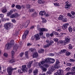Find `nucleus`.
Instances as JSON below:
<instances>
[{
    "instance_id": "1",
    "label": "nucleus",
    "mask_w": 75,
    "mask_h": 75,
    "mask_svg": "<svg viewBox=\"0 0 75 75\" xmlns=\"http://www.w3.org/2000/svg\"><path fill=\"white\" fill-rule=\"evenodd\" d=\"M57 39V44H62V43H64V44H68L69 42H70V38L69 37H67L65 38V41H60L58 42V39Z\"/></svg>"
},
{
    "instance_id": "2",
    "label": "nucleus",
    "mask_w": 75,
    "mask_h": 75,
    "mask_svg": "<svg viewBox=\"0 0 75 75\" xmlns=\"http://www.w3.org/2000/svg\"><path fill=\"white\" fill-rule=\"evenodd\" d=\"M53 61V63L54 62V61H55V59H51L50 58H47L45 59L44 61H42L41 62L39 63V64H41V65H44L45 63H48V62H51V61Z\"/></svg>"
},
{
    "instance_id": "3",
    "label": "nucleus",
    "mask_w": 75,
    "mask_h": 75,
    "mask_svg": "<svg viewBox=\"0 0 75 75\" xmlns=\"http://www.w3.org/2000/svg\"><path fill=\"white\" fill-rule=\"evenodd\" d=\"M22 69H21V70H20V69L18 70V72H19V73H23V72H27V71H28V69H27V67H26V65H22Z\"/></svg>"
},
{
    "instance_id": "4",
    "label": "nucleus",
    "mask_w": 75,
    "mask_h": 75,
    "mask_svg": "<svg viewBox=\"0 0 75 75\" xmlns=\"http://www.w3.org/2000/svg\"><path fill=\"white\" fill-rule=\"evenodd\" d=\"M72 72H68L66 75H74L75 74V67H73L71 69Z\"/></svg>"
},
{
    "instance_id": "5",
    "label": "nucleus",
    "mask_w": 75,
    "mask_h": 75,
    "mask_svg": "<svg viewBox=\"0 0 75 75\" xmlns=\"http://www.w3.org/2000/svg\"><path fill=\"white\" fill-rule=\"evenodd\" d=\"M13 26L12 24L10 23H6L4 25V27L6 30H8L9 28H12Z\"/></svg>"
},
{
    "instance_id": "6",
    "label": "nucleus",
    "mask_w": 75,
    "mask_h": 75,
    "mask_svg": "<svg viewBox=\"0 0 75 75\" xmlns=\"http://www.w3.org/2000/svg\"><path fill=\"white\" fill-rule=\"evenodd\" d=\"M16 68H13L12 67H9L8 68L7 72L9 75H10L12 74V71L13 70L16 69Z\"/></svg>"
},
{
    "instance_id": "7",
    "label": "nucleus",
    "mask_w": 75,
    "mask_h": 75,
    "mask_svg": "<svg viewBox=\"0 0 75 75\" xmlns=\"http://www.w3.org/2000/svg\"><path fill=\"white\" fill-rule=\"evenodd\" d=\"M37 29L38 31H48L47 29L45 28H40V25H37Z\"/></svg>"
},
{
    "instance_id": "8",
    "label": "nucleus",
    "mask_w": 75,
    "mask_h": 75,
    "mask_svg": "<svg viewBox=\"0 0 75 75\" xmlns=\"http://www.w3.org/2000/svg\"><path fill=\"white\" fill-rule=\"evenodd\" d=\"M11 54L12 55V59L9 61V63H11V64H12L15 62V60L14 59H13V56L14 54V51H12L11 52Z\"/></svg>"
},
{
    "instance_id": "9",
    "label": "nucleus",
    "mask_w": 75,
    "mask_h": 75,
    "mask_svg": "<svg viewBox=\"0 0 75 75\" xmlns=\"http://www.w3.org/2000/svg\"><path fill=\"white\" fill-rule=\"evenodd\" d=\"M66 4L65 5V8L66 9H69L70 8H71V6L70 5L68 4H69V2L68 1H67L66 2Z\"/></svg>"
},
{
    "instance_id": "10",
    "label": "nucleus",
    "mask_w": 75,
    "mask_h": 75,
    "mask_svg": "<svg viewBox=\"0 0 75 75\" xmlns=\"http://www.w3.org/2000/svg\"><path fill=\"white\" fill-rule=\"evenodd\" d=\"M11 47H12V46L10 45V43H7L5 45V49H6V50H9Z\"/></svg>"
},
{
    "instance_id": "11",
    "label": "nucleus",
    "mask_w": 75,
    "mask_h": 75,
    "mask_svg": "<svg viewBox=\"0 0 75 75\" xmlns=\"http://www.w3.org/2000/svg\"><path fill=\"white\" fill-rule=\"evenodd\" d=\"M38 66H39V67H40L41 68H42V70H43V71L44 72L46 71L47 70V69L44 67L43 66H42L40 63H38Z\"/></svg>"
},
{
    "instance_id": "12",
    "label": "nucleus",
    "mask_w": 75,
    "mask_h": 75,
    "mask_svg": "<svg viewBox=\"0 0 75 75\" xmlns=\"http://www.w3.org/2000/svg\"><path fill=\"white\" fill-rule=\"evenodd\" d=\"M16 11V9H12L11 10L10 12L7 13V16H10L12 13H13V11Z\"/></svg>"
},
{
    "instance_id": "13",
    "label": "nucleus",
    "mask_w": 75,
    "mask_h": 75,
    "mask_svg": "<svg viewBox=\"0 0 75 75\" xmlns=\"http://www.w3.org/2000/svg\"><path fill=\"white\" fill-rule=\"evenodd\" d=\"M63 73V70L61 69H59L57 71V75H60V74Z\"/></svg>"
},
{
    "instance_id": "14",
    "label": "nucleus",
    "mask_w": 75,
    "mask_h": 75,
    "mask_svg": "<svg viewBox=\"0 0 75 75\" xmlns=\"http://www.w3.org/2000/svg\"><path fill=\"white\" fill-rule=\"evenodd\" d=\"M69 25V24L68 23L64 24L62 26V29L64 30H65L68 27V26Z\"/></svg>"
},
{
    "instance_id": "15",
    "label": "nucleus",
    "mask_w": 75,
    "mask_h": 75,
    "mask_svg": "<svg viewBox=\"0 0 75 75\" xmlns=\"http://www.w3.org/2000/svg\"><path fill=\"white\" fill-rule=\"evenodd\" d=\"M57 68V62H56V64L54 65V66H52L51 67V70L52 72L54 71L55 70V69Z\"/></svg>"
},
{
    "instance_id": "16",
    "label": "nucleus",
    "mask_w": 75,
    "mask_h": 75,
    "mask_svg": "<svg viewBox=\"0 0 75 75\" xmlns=\"http://www.w3.org/2000/svg\"><path fill=\"white\" fill-rule=\"evenodd\" d=\"M33 63V61H32L31 62H29L28 64V68H30L31 67V64Z\"/></svg>"
},
{
    "instance_id": "17",
    "label": "nucleus",
    "mask_w": 75,
    "mask_h": 75,
    "mask_svg": "<svg viewBox=\"0 0 75 75\" xmlns=\"http://www.w3.org/2000/svg\"><path fill=\"white\" fill-rule=\"evenodd\" d=\"M60 62H59V60L57 59V69H58V68H60V65H59V64Z\"/></svg>"
},
{
    "instance_id": "18",
    "label": "nucleus",
    "mask_w": 75,
    "mask_h": 75,
    "mask_svg": "<svg viewBox=\"0 0 75 75\" xmlns=\"http://www.w3.org/2000/svg\"><path fill=\"white\" fill-rule=\"evenodd\" d=\"M38 53L37 52H35L33 54V58H37L38 57Z\"/></svg>"
},
{
    "instance_id": "19",
    "label": "nucleus",
    "mask_w": 75,
    "mask_h": 75,
    "mask_svg": "<svg viewBox=\"0 0 75 75\" xmlns=\"http://www.w3.org/2000/svg\"><path fill=\"white\" fill-rule=\"evenodd\" d=\"M46 13L45 11H42L40 12L39 14L41 16H43Z\"/></svg>"
},
{
    "instance_id": "20",
    "label": "nucleus",
    "mask_w": 75,
    "mask_h": 75,
    "mask_svg": "<svg viewBox=\"0 0 75 75\" xmlns=\"http://www.w3.org/2000/svg\"><path fill=\"white\" fill-rule=\"evenodd\" d=\"M49 40H46V42H47V43L48 44L46 45H44V48H47V47H49V46H50L49 45V44H48V43H49Z\"/></svg>"
},
{
    "instance_id": "21",
    "label": "nucleus",
    "mask_w": 75,
    "mask_h": 75,
    "mask_svg": "<svg viewBox=\"0 0 75 75\" xmlns=\"http://www.w3.org/2000/svg\"><path fill=\"white\" fill-rule=\"evenodd\" d=\"M18 46L17 45H15L13 47V50H14L15 51H17V49H18Z\"/></svg>"
},
{
    "instance_id": "22",
    "label": "nucleus",
    "mask_w": 75,
    "mask_h": 75,
    "mask_svg": "<svg viewBox=\"0 0 75 75\" xmlns=\"http://www.w3.org/2000/svg\"><path fill=\"white\" fill-rule=\"evenodd\" d=\"M35 39L36 40H38L40 39V36H39V35L38 34L36 35H35Z\"/></svg>"
},
{
    "instance_id": "23",
    "label": "nucleus",
    "mask_w": 75,
    "mask_h": 75,
    "mask_svg": "<svg viewBox=\"0 0 75 75\" xmlns=\"http://www.w3.org/2000/svg\"><path fill=\"white\" fill-rule=\"evenodd\" d=\"M38 2L39 4H44L45 3V2L44 1L42 0H38Z\"/></svg>"
},
{
    "instance_id": "24",
    "label": "nucleus",
    "mask_w": 75,
    "mask_h": 75,
    "mask_svg": "<svg viewBox=\"0 0 75 75\" xmlns=\"http://www.w3.org/2000/svg\"><path fill=\"white\" fill-rule=\"evenodd\" d=\"M68 30L70 33H72V31L73 29H72V28L71 26H70L68 28Z\"/></svg>"
},
{
    "instance_id": "25",
    "label": "nucleus",
    "mask_w": 75,
    "mask_h": 75,
    "mask_svg": "<svg viewBox=\"0 0 75 75\" xmlns=\"http://www.w3.org/2000/svg\"><path fill=\"white\" fill-rule=\"evenodd\" d=\"M63 18H64V16H62V15H60L59 16V17L58 18V19L59 20H62Z\"/></svg>"
},
{
    "instance_id": "26",
    "label": "nucleus",
    "mask_w": 75,
    "mask_h": 75,
    "mask_svg": "<svg viewBox=\"0 0 75 75\" xmlns=\"http://www.w3.org/2000/svg\"><path fill=\"white\" fill-rule=\"evenodd\" d=\"M9 44H10V45H11L12 47H13V45H14V40H12L11 41Z\"/></svg>"
},
{
    "instance_id": "27",
    "label": "nucleus",
    "mask_w": 75,
    "mask_h": 75,
    "mask_svg": "<svg viewBox=\"0 0 75 75\" xmlns=\"http://www.w3.org/2000/svg\"><path fill=\"white\" fill-rule=\"evenodd\" d=\"M44 51V50L43 49H41V50H39L38 52L39 53H43Z\"/></svg>"
},
{
    "instance_id": "28",
    "label": "nucleus",
    "mask_w": 75,
    "mask_h": 75,
    "mask_svg": "<svg viewBox=\"0 0 75 75\" xmlns=\"http://www.w3.org/2000/svg\"><path fill=\"white\" fill-rule=\"evenodd\" d=\"M16 8H18V9H19V10H20V9L21 8V6L19 5H17L16 6Z\"/></svg>"
},
{
    "instance_id": "29",
    "label": "nucleus",
    "mask_w": 75,
    "mask_h": 75,
    "mask_svg": "<svg viewBox=\"0 0 75 75\" xmlns=\"http://www.w3.org/2000/svg\"><path fill=\"white\" fill-rule=\"evenodd\" d=\"M29 23H30V21L28 20L25 23V26H28V25L29 24Z\"/></svg>"
},
{
    "instance_id": "30",
    "label": "nucleus",
    "mask_w": 75,
    "mask_h": 75,
    "mask_svg": "<svg viewBox=\"0 0 75 75\" xmlns=\"http://www.w3.org/2000/svg\"><path fill=\"white\" fill-rule=\"evenodd\" d=\"M30 51L32 52V53H34V52H35V49L34 48V49H30Z\"/></svg>"
},
{
    "instance_id": "31",
    "label": "nucleus",
    "mask_w": 75,
    "mask_h": 75,
    "mask_svg": "<svg viewBox=\"0 0 75 75\" xmlns=\"http://www.w3.org/2000/svg\"><path fill=\"white\" fill-rule=\"evenodd\" d=\"M29 31L28 30H26L24 32V34H25L26 35H27L28 34V33Z\"/></svg>"
},
{
    "instance_id": "32",
    "label": "nucleus",
    "mask_w": 75,
    "mask_h": 75,
    "mask_svg": "<svg viewBox=\"0 0 75 75\" xmlns=\"http://www.w3.org/2000/svg\"><path fill=\"white\" fill-rule=\"evenodd\" d=\"M42 20V22L43 23H46L47 22V20H45V19L43 18H41Z\"/></svg>"
},
{
    "instance_id": "33",
    "label": "nucleus",
    "mask_w": 75,
    "mask_h": 75,
    "mask_svg": "<svg viewBox=\"0 0 75 75\" xmlns=\"http://www.w3.org/2000/svg\"><path fill=\"white\" fill-rule=\"evenodd\" d=\"M2 11V13H6V12H7V10H6V8H4L3 9Z\"/></svg>"
},
{
    "instance_id": "34",
    "label": "nucleus",
    "mask_w": 75,
    "mask_h": 75,
    "mask_svg": "<svg viewBox=\"0 0 75 75\" xmlns=\"http://www.w3.org/2000/svg\"><path fill=\"white\" fill-rule=\"evenodd\" d=\"M70 70H71V68L70 67H68L65 69L66 71L67 72L70 71Z\"/></svg>"
},
{
    "instance_id": "35",
    "label": "nucleus",
    "mask_w": 75,
    "mask_h": 75,
    "mask_svg": "<svg viewBox=\"0 0 75 75\" xmlns=\"http://www.w3.org/2000/svg\"><path fill=\"white\" fill-rule=\"evenodd\" d=\"M69 47H68V48L70 50H71V49H72V45L71 44H69Z\"/></svg>"
},
{
    "instance_id": "36",
    "label": "nucleus",
    "mask_w": 75,
    "mask_h": 75,
    "mask_svg": "<svg viewBox=\"0 0 75 75\" xmlns=\"http://www.w3.org/2000/svg\"><path fill=\"white\" fill-rule=\"evenodd\" d=\"M55 32H53L50 35V36L51 37H52L54 35V34H55Z\"/></svg>"
},
{
    "instance_id": "37",
    "label": "nucleus",
    "mask_w": 75,
    "mask_h": 75,
    "mask_svg": "<svg viewBox=\"0 0 75 75\" xmlns=\"http://www.w3.org/2000/svg\"><path fill=\"white\" fill-rule=\"evenodd\" d=\"M62 21L63 22H67V18H64L62 19Z\"/></svg>"
},
{
    "instance_id": "38",
    "label": "nucleus",
    "mask_w": 75,
    "mask_h": 75,
    "mask_svg": "<svg viewBox=\"0 0 75 75\" xmlns=\"http://www.w3.org/2000/svg\"><path fill=\"white\" fill-rule=\"evenodd\" d=\"M66 54L67 56H69V55L71 54L70 52H69L68 51L67 52Z\"/></svg>"
},
{
    "instance_id": "39",
    "label": "nucleus",
    "mask_w": 75,
    "mask_h": 75,
    "mask_svg": "<svg viewBox=\"0 0 75 75\" xmlns=\"http://www.w3.org/2000/svg\"><path fill=\"white\" fill-rule=\"evenodd\" d=\"M26 7L27 8H30L31 7V6L29 4H28L26 5Z\"/></svg>"
},
{
    "instance_id": "40",
    "label": "nucleus",
    "mask_w": 75,
    "mask_h": 75,
    "mask_svg": "<svg viewBox=\"0 0 75 75\" xmlns=\"http://www.w3.org/2000/svg\"><path fill=\"white\" fill-rule=\"evenodd\" d=\"M26 36H27L25 34H24L22 36V38L23 40L25 39L26 38Z\"/></svg>"
},
{
    "instance_id": "41",
    "label": "nucleus",
    "mask_w": 75,
    "mask_h": 75,
    "mask_svg": "<svg viewBox=\"0 0 75 75\" xmlns=\"http://www.w3.org/2000/svg\"><path fill=\"white\" fill-rule=\"evenodd\" d=\"M66 51L67 50H62L61 51V52H62V53H63V54H64V53H65V52H66Z\"/></svg>"
},
{
    "instance_id": "42",
    "label": "nucleus",
    "mask_w": 75,
    "mask_h": 75,
    "mask_svg": "<svg viewBox=\"0 0 75 75\" xmlns=\"http://www.w3.org/2000/svg\"><path fill=\"white\" fill-rule=\"evenodd\" d=\"M75 61V59H70L69 60V62H74Z\"/></svg>"
},
{
    "instance_id": "43",
    "label": "nucleus",
    "mask_w": 75,
    "mask_h": 75,
    "mask_svg": "<svg viewBox=\"0 0 75 75\" xmlns=\"http://www.w3.org/2000/svg\"><path fill=\"white\" fill-rule=\"evenodd\" d=\"M15 14H13L11 15L10 16V18H14L15 17Z\"/></svg>"
},
{
    "instance_id": "44",
    "label": "nucleus",
    "mask_w": 75,
    "mask_h": 75,
    "mask_svg": "<svg viewBox=\"0 0 75 75\" xmlns=\"http://www.w3.org/2000/svg\"><path fill=\"white\" fill-rule=\"evenodd\" d=\"M44 66L46 67V68H48V67H49V65H48L47 64H44Z\"/></svg>"
},
{
    "instance_id": "45",
    "label": "nucleus",
    "mask_w": 75,
    "mask_h": 75,
    "mask_svg": "<svg viewBox=\"0 0 75 75\" xmlns=\"http://www.w3.org/2000/svg\"><path fill=\"white\" fill-rule=\"evenodd\" d=\"M54 43V41L52 40H51L50 42V43H49V45L50 46L52 44H53Z\"/></svg>"
},
{
    "instance_id": "46",
    "label": "nucleus",
    "mask_w": 75,
    "mask_h": 75,
    "mask_svg": "<svg viewBox=\"0 0 75 75\" xmlns=\"http://www.w3.org/2000/svg\"><path fill=\"white\" fill-rule=\"evenodd\" d=\"M25 55L26 58H28V51L25 52Z\"/></svg>"
},
{
    "instance_id": "47",
    "label": "nucleus",
    "mask_w": 75,
    "mask_h": 75,
    "mask_svg": "<svg viewBox=\"0 0 75 75\" xmlns=\"http://www.w3.org/2000/svg\"><path fill=\"white\" fill-rule=\"evenodd\" d=\"M71 13L72 15H74L75 14V12L74 11H71Z\"/></svg>"
},
{
    "instance_id": "48",
    "label": "nucleus",
    "mask_w": 75,
    "mask_h": 75,
    "mask_svg": "<svg viewBox=\"0 0 75 75\" xmlns=\"http://www.w3.org/2000/svg\"><path fill=\"white\" fill-rule=\"evenodd\" d=\"M67 16L69 17H72V15L70 13H68L67 14Z\"/></svg>"
},
{
    "instance_id": "49",
    "label": "nucleus",
    "mask_w": 75,
    "mask_h": 75,
    "mask_svg": "<svg viewBox=\"0 0 75 75\" xmlns=\"http://www.w3.org/2000/svg\"><path fill=\"white\" fill-rule=\"evenodd\" d=\"M43 31H40L39 34L40 35H42L43 34Z\"/></svg>"
},
{
    "instance_id": "50",
    "label": "nucleus",
    "mask_w": 75,
    "mask_h": 75,
    "mask_svg": "<svg viewBox=\"0 0 75 75\" xmlns=\"http://www.w3.org/2000/svg\"><path fill=\"white\" fill-rule=\"evenodd\" d=\"M4 57H7L8 56V54H7L6 53H4Z\"/></svg>"
},
{
    "instance_id": "51",
    "label": "nucleus",
    "mask_w": 75,
    "mask_h": 75,
    "mask_svg": "<svg viewBox=\"0 0 75 75\" xmlns=\"http://www.w3.org/2000/svg\"><path fill=\"white\" fill-rule=\"evenodd\" d=\"M0 17H1V18L4 17V15L2 14H0Z\"/></svg>"
},
{
    "instance_id": "52",
    "label": "nucleus",
    "mask_w": 75,
    "mask_h": 75,
    "mask_svg": "<svg viewBox=\"0 0 75 75\" xmlns=\"http://www.w3.org/2000/svg\"><path fill=\"white\" fill-rule=\"evenodd\" d=\"M33 16H35V17H36V16H37V13H36V12H34L33 14Z\"/></svg>"
},
{
    "instance_id": "53",
    "label": "nucleus",
    "mask_w": 75,
    "mask_h": 75,
    "mask_svg": "<svg viewBox=\"0 0 75 75\" xmlns=\"http://www.w3.org/2000/svg\"><path fill=\"white\" fill-rule=\"evenodd\" d=\"M23 55H24V53H21L20 54V57H22Z\"/></svg>"
},
{
    "instance_id": "54",
    "label": "nucleus",
    "mask_w": 75,
    "mask_h": 75,
    "mask_svg": "<svg viewBox=\"0 0 75 75\" xmlns=\"http://www.w3.org/2000/svg\"><path fill=\"white\" fill-rule=\"evenodd\" d=\"M71 65H72V64L71 63H67V65H68L69 67H71Z\"/></svg>"
},
{
    "instance_id": "55",
    "label": "nucleus",
    "mask_w": 75,
    "mask_h": 75,
    "mask_svg": "<svg viewBox=\"0 0 75 75\" xmlns=\"http://www.w3.org/2000/svg\"><path fill=\"white\" fill-rule=\"evenodd\" d=\"M30 12H33L34 11V9H30Z\"/></svg>"
},
{
    "instance_id": "56",
    "label": "nucleus",
    "mask_w": 75,
    "mask_h": 75,
    "mask_svg": "<svg viewBox=\"0 0 75 75\" xmlns=\"http://www.w3.org/2000/svg\"><path fill=\"white\" fill-rule=\"evenodd\" d=\"M35 37L34 36H32V37L31 38V40H34V39H35Z\"/></svg>"
},
{
    "instance_id": "57",
    "label": "nucleus",
    "mask_w": 75,
    "mask_h": 75,
    "mask_svg": "<svg viewBox=\"0 0 75 75\" xmlns=\"http://www.w3.org/2000/svg\"><path fill=\"white\" fill-rule=\"evenodd\" d=\"M47 73L48 74H51V71H48Z\"/></svg>"
},
{
    "instance_id": "58",
    "label": "nucleus",
    "mask_w": 75,
    "mask_h": 75,
    "mask_svg": "<svg viewBox=\"0 0 75 75\" xmlns=\"http://www.w3.org/2000/svg\"><path fill=\"white\" fill-rule=\"evenodd\" d=\"M57 31L60 32L61 31V28L58 29Z\"/></svg>"
},
{
    "instance_id": "59",
    "label": "nucleus",
    "mask_w": 75,
    "mask_h": 75,
    "mask_svg": "<svg viewBox=\"0 0 75 75\" xmlns=\"http://www.w3.org/2000/svg\"><path fill=\"white\" fill-rule=\"evenodd\" d=\"M49 55H50V56H54V54H53L52 53H50L49 54Z\"/></svg>"
},
{
    "instance_id": "60",
    "label": "nucleus",
    "mask_w": 75,
    "mask_h": 75,
    "mask_svg": "<svg viewBox=\"0 0 75 75\" xmlns=\"http://www.w3.org/2000/svg\"><path fill=\"white\" fill-rule=\"evenodd\" d=\"M57 37H59L60 36V34L58 33H57Z\"/></svg>"
},
{
    "instance_id": "61",
    "label": "nucleus",
    "mask_w": 75,
    "mask_h": 75,
    "mask_svg": "<svg viewBox=\"0 0 75 75\" xmlns=\"http://www.w3.org/2000/svg\"><path fill=\"white\" fill-rule=\"evenodd\" d=\"M34 28V27L33 26H32L30 27V29H31V30H33V29Z\"/></svg>"
},
{
    "instance_id": "62",
    "label": "nucleus",
    "mask_w": 75,
    "mask_h": 75,
    "mask_svg": "<svg viewBox=\"0 0 75 75\" xmlns=\"http://www.w3.org/2000/svg\"><path fill=\"white\" fill-rule=\"evenodd\" d=\"M15 6V4H13L12 5H11V7H14Z\"/></svg>"
},
{
    "instance_id": "63",
    "label": "nucleus",
    "mask_w": 75,
    "mask_h": 75,
    "mask_svg": "<svg viewBox=\"0 0 75 75\" xmlns=\"http://www.w3.org/2000/svg\"><path fill=\"white\" fill-rule=\"evenodd\" d=\"M19 15L17 14V13H16L15 16H16V17H18Z\"/></svg>"
},
{
    "instance_id": "64",
    "label": "nucleus",
    "mask_w": 75,
    "mask_h": 75,
    "mask_svg": "<svg viewBox=\"0 0 75 75\" xmlns=\"http://www.w3.org/2000/svg\"><path fill=\"white\" fill-rule=\"evenodd\" d=\"M12 21L13 22V23H15V22H16V21L14 19H13L12 20Z\"/></svg>"
}]
</instances>
